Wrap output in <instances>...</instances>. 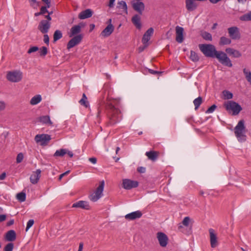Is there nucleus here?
I'll list each match as a JSON object with an SVG mask.
<instances>
[{"mask_svg": "<svg viewBox=\"0 0 251 251\" xmlns=\"http://www.w3.org/2000/svg\"><path fill=\"white\" fill-rule=\"evenodd\" d=\"M240 19L242 21H251V17H240Z\"/></svg>", "mask_w": 251, "mask_h": 251, "instance_id": "nucleus-52", "label": "nucleus"}, {"mask_svg": "<svg viewBox=\"0 0 251 251\" xmlns=\"http://www.w3.org/2000/svg\"><path fill=\"white\" fill-rule=\"evenodd\" d=\"M149 71L152 74H157L158 73L157 71H153V70H151V69H150Z\"/></svg>", "mask_w": 251, "mask_h": 251, "instance_id": "nucleus-64", "label": "nucleus"}, {"mask_svg": "<svg viewBox=\"0 0 251 251\" xmlns=\"http://www.w3.org/2000/svg\"><path fill=\"white\" fill-rule=\"evenodd\" d=\"M153 28L152 27L150 28L144 34L142 42L145 45V47H147L149 45L148 42L151 39V37L153 33Z\"/></svg>", "mask_w": 251, "mask_h": 251, "instance_id": "nucleus-16", "label": "nucleus"}, {"mask_svg": "<svg viewBox=\"0 0 251 251\" xmlns=\"http://www.w3.org/2000/svg\"><path fill=\"white\" fill-rule=\"evenodd\" d=\"M115 1V0H109V3L108 4L109 8H112L114 7Z\"/></svg>", "mask_w": 251, "mask_h": 251, "instance_id": "nucleus-54", "label": "nucleus"}, {"mask_svg": "<svg viewBox=\"0 0 251 251\" xmlns=\"http://www.w3.org/2000/svg\"><path fill=\"white\" fill-rule=\"evenodd\" d=\"M5 108V104L3 101H0V111L4 110Z\"/></svg>", "mask_w": 251, "mask_h": 251, "instance_id": "nucleus-53", "label": "nucleus"}, {"mask_svg": "<svg viewBox=\"0 0 251 251\" xmlns=\"http://www.w3.org/2000/svg\"><path fill=\"white\" fill-rule=\"evenodd\" d=\"M117 8L123 11L124 14L127 13V7L126 2L125 1L122 0L118 1L117 4Z\"/></svg>", "mask_w": 251, "mask_h": 251, "instance_id": "nucleus-24", "label": "nucleus"}, {"mask_svg": "<svg viewBox=\"0 0 251 251\" xmlns=\"http://www.w3.org/2000/svg\"><path fill=\"white\" fill-rule=\"evenodd\" d=\"M83 243H80L79 244V249H78V250L80 251H82V249H83Z\"/></svg>", "mask_w": 251, "mask_h": 251, "instance_id": "nucleus-63", "label": "nucleus"}, {"mask_svg": "<svg viewBox=\"0 0 251 251\" xmlns=\"http://www.w3.org/2000/svg\"><path fill=\"white\" fill-rule=\"evenodd\" d=\"M246 129L244 120H240L234 128V133L238 141L240 142L246 140Z\"/></svg>", "mask_w": 251, "mask_h": 251, "instance_id": "nucleus-2", "label": "nucleus"}, {"mask_svg": "<svg viewBox=\"0 0 251 251\" xmlns=\"http://www.w3.org/2000/svg\"><path fill=\"white\" fill-rule=\"evenodd\" d=\"M72 207L81 208L86 210H88L90 209V205L89 204L88 202L83 201H80L74 203L73 204Z\"/></svg>", "mask_w": 251, "mask_h": 251, "instance_id": "nucleus-20", "label": "nucleus"}, {"mask_svg": "<svg viewBox=\"0 0 251 251\" xmlns=\"http://www.w3.org/2000/svg\"><path fill=\"white\" fill-rule=\"evenodd\" d=\"M35 141L42 146H45L50 140V136L47 134H37L35 137Z\"/></svg>", "mask_w": 251, "mask_h": 251, "instance_id": "nucleus-8", "label": "nucleus"}, {"mask_svg": "<svg viewBox=\"0 0 251 251\" xmlns=\"http://www.w3.org/2000/svg\"><path fill=\"white\" fill-rule=\"evenodd\" d=\"M108 108L111 113V120L113 123H115L120 121L121 117L120 110L114 105V102L108 103Z\"/></svg>", "mask_w": 251, "mask_h": 251, "instance_id": "nucleus-6", "label": "nucleus"}, {"mask_svg": "<svg viewBox=\"0 0 251 251\" xmlns=\"http://www.w3.org/2000/svg\"><path fill=\"white\" fill-rule=\"evenodd\" d=\"M226 109L229 112H232V115H237L242 110L241 106L233 100H228L224 103Z\"/></svg>", "mask_w": 251, "mask_h": 251, "instance_id": "nucleus-3", "label": "nucleus"}, {"mask_svg": "<svg viewBox=\"0 0 251 251\" xmlns=\"http://www.w3.org/2000/svg\"><path fill=\"white\" fill-rule=\"evenodd\" d=\"M201 51L206 57H216L223 65L231 67L232 64L227 54L222 51H217L214 46L211 44H200Z\"/></svg>", "mask_w": 251, "mask_h": 251, "instance_id": "nucleus-1", "label": "nucleus"}, {"mask_svg": "<svg viewBox=\"0 0 251 251\" xmlns=\"http://www.w3.org/2000/svg\"><path fill=\"white\" fill-rule=\"evenodd\" d=\"M186 5L187 9L189 11L194 10L197 6L196 0H186Z\"/></svg>", "mask_w": 251, "mask_h": 251, "instance_id": "nucleus-23", "label": "nucleus"}, {"mask_svg": "<svg viewBox=\"0 0 251 251\" xmlns=\"http://www.w3.org/2000/svg\"><path fill=\"white\" fill-rule=\"evenodd\" d=\"M39 50V48L37 47L34 46L30 48L28 50V53H31L34 52H35Z\"/></svg>", "mask_w": 251, "mask_h": 251, "instance_id": "nucleus-49", "label": "nucleus"}, {"mask_svg": "<svg viewBox=\"0 0 251 251\" xmlns=\"http://www.w3.org/2000/svg\"><path fill=\"white\" fill-rule=\"evenodd\" d=\"M104 187V181L100 182L99 186L96 190L89 196V199L94 202L97 201L102 196V193Z\"/></svg>", "mask_w": 251, "mask_h": 251, "instance_id": "nucleus-4", "label": "nucleus"}, {"mask_svg": "<svg viewBox=\"0 0 251 251\" xmlns=\"http://www.w3.org/2000/svg\"><path fill=\"white\" fill-rule=\"evenodd\" d=\"M6 219V215L5 214L0 215V222H2Z\"/></svg>", "mask_w": 251, "mask_h": 251, "instance_id": "nucleus-55", "label": "nucleus"}, {"mask_svg": "<svg viewBox=\"0 0 251 251\" xmlns=\"http://www.w3.org/2000/svg\"><path fill=\"white\" fill-rule=\"evenodd\" d=\"M225 99H231L233 97V94L228 91L225 90L223 92Z\"/></svg>", "mask_w": 251, "mask_h": 251, "instance_id": "nucleus-40", "label": "nucleus"}, {"mask_svg": "<svg viewBox=\"0 0 251 251\" xmlns=\"http://www.w3.org/2000/svg\"><path fill=\"white\" fill-rule=\"evenodd\" d=\"M14 247L13 243H9L4 247V251H12L14 249Z\"/></svg>", "mask_w": 251, "mask_h": 251, "instance_id": "nucleus-41", "label": "nucleus"}, {"mask_svg": "<svg viewBox=\"0 0 251 251\" xmlns=\"http://www.w3.org/2000/svg\"><path fill=\"white\" fill-rule=\"evenodd\" d=\"M132 22L137 28L140 29L142 27L140 17H132Z\"/></svg>", "mask_w": 251, "mask_h": 251, "instance_id": "nucleus-26", "label": "nucleus"}, {"mask_svg": "<svg viewBox=\"0 0 251 251\" xmlns=\"http://www.w3.org/2000/svg\"><path fill=\"white\" fill-rule=\"evenodd\" d=\"M46 19L41 20L38 25V30L43 34L47 33L51 25V17H46Z\"/></svg>", "mask_w": 251, "mask_h": 251, "instance_id": "nucleus-5", "label": "nucleus"}, {"mask_svg": "<svg viewBox=\"0 0 251 251\" xmlns=\"http://www.w3.org/2000/svg\"><path fill=\"white\" fill-rule=\"evenodd\" d=\"M34 224V220L32 219L29 220L27 223L26 227V230L27 231Z\"/></svg>", "mask_w": 251, "mask_h": 251, "instance_id": "nucleus-47", "label": "nucleus"}, {"mask_svg": "<svg viewBox=\"0 0 251 251\" xmlns=\"http://www.w3.org/2000/svg\"><path fill=\"white\" fill-rule=\"evenodd\" d=\"M41 100V96L40 95H37L31 98L30 103L31 105H36L39 103Z\"/></svg>", "mask_w": 251, "mask_h": 251, "instance_id": "nucleus-27", "label": "nucleus"}, {"mask_svg": "<svg viewBox=\"0 0 251 251\" xmlns=\"http://www.w3.org/2000/svg\"><path fill=\"white\" fill-rule=\"evenodd\" d=\"M39 121L43 124L52 126V123L50 121L49 116H43L40 117Z\"/></svg>", "mask_w": 251, "mask_h": 251, "instance_id": "nucleus-25", "label": "nucleus"}, {"mask_svg": "<svg viewBox=\"0 0 251 251\" xmlns=\"http://www.w3.org/2000/svg\"><path fill=\"white\" fill-rule=\"evenodd\" d=\"M39 52L41 56H45L48 52V49L45 47H42L39 49Z\"/></svg>", "mask_w": 251, "mask_h": 251, "instance_id": "nucleus-42", "label": "nucleus"}, {"mask_svg": "<svg viewBox=\"0 0 251 251\" xmlns=\"http://www.w3.org/2000/svg\"><path fill=\"white\" fill-rule=\"evenodd\" d=\"M62 37V34L60 30H56L53 34L54 42H56Z\"/></svg>", "mask_w": 251, "mask_h": 251, "instance_id": "nucleus-37", "label": "nucleus"}, {"mask_svg": "<svg viewBox=\"0 0 251 251\" xmlns=\"http://www.w3.org/2000/svg\"><path fill=\"white\" fill-rule=\"evenodd\" d=\"M23 78V73L21 71H17V82L21 81Z\"/></svg>", "mask_w": 251, "mask_h": 251, "instance_id": "nucleus-48", "label": "nucleus"}, {"mask_svg": "<svg viewBox=\"0 0 251 251\" xmlns=\"http://www.w3.org/2000/svg\"><path fill=\"white\" fill-rule=\"evenodd\" d=\"M226 52L229 55L234 58H239L241 56V53L238 50H235L231 48H228L226 49Z\"/></svg>", "mask_w": 251, "mask_h": 251, "instance_id": "nucleus-21", "label": "nucleus"}, {"mask_svg": "<svg viewBox=\"0 0 251 251\" xmlns=\"http://www.w3.org/2000/svg\"><path fill=\"white\" fill-rule=\"evenodd\" d=\"M229 37L233 40H238L240 38L239 28L236 26H232L228 28Z\"/></svg>", "mask_w": 251, "mask_h": 251, "instance_id": "nucleus-12", "label": "nucleus"}, {"mask_svg": "<svg viewBox=\"0 0 251 251\" xmlns=\"http://www.w3.org/2000/svg\"><path fill=\"white\" fill-rule=\"evenodd\" d=\"M6 177L5 173H3L0 175V180H3Z\"/></svg>", "mask_w": 251, "mask_h": 251, "instance_id": "nucleus-60", "label": "nucleus"}, {"mask_svg": "<svg viewBox=\"0 0 251 251\" xmlns=\"http://www.w3.org/2000/svg\"><path fill=\"white\" fill-rule=\"evenodd\" d=\"M216 107L217 106L216 105H212L206 110V113L209 114L212 113L215 110Z\"/></svg>", "mask_w": 251, "mask_h": 251, "instance_id": "nucleus-46", "label": "nucleus"}, {"mask_svg": "<svg viewBox=\"0 0 251 251\" xmlns=\"http://www.w3.org/2000/svg\"><path fill=\"white\" fill-rule=\"evenodd\" d=\"M6 78L8 80L10 81L16 82V72H8L6 75Z\"/></svg>", "mask_w": 251, "mask_h": 251, "instance_id": "nucleus-29", "label": "nucleus"}, {"mask_svg": "<svg viewBox=\"0 0 251 251\" xmlns=\"http://www.w3.org/2000/svg\"><path fill=\"white\" fill-rule=\"evenodd\" d=\"M85 25L84 23L80 22L78 25L72 26L69 33V36L73 37L74 36L79 34V33L81 32V29L84 28Z\"/></svg>", "mask_w": 251, "mask_h": 251, "instance_id": "nucleus-9", "label": "nucleus"}, {"mask_svg": "<svg viewBox=\"0 0 251 251\" xmlns=\"http://www.w3.org/2000/svg\"><path fill=\"white\" fill-rule=\"evenodd\" d=\"M41 171L40 169H37L35 171L33 172L30 176V180L31 183L33 184H36L41 176Z\"/></svg>", "mask_w": 251, "mask_h": 251, "instance_id": "nucleus-19", "label": "nucleus"}, {"mask_svg": "<svg viewBox=\"0 0 251 251\" xmlns=\"http://www.w3.org/2000/svg\"><path fill=\"white\" fill-rule=\"evenodd\" d=\"M133 9L139 14H142L145 8L144 3L141 1L134 0L131 2Z\"/></svg>", "mask_w": 251, "mask_h": 251, "instance_id": "nucleus-17", "label": "nucleus"}, {"mask_svg": "<svg viewBox=\"0 0 251 251\" xmlns=\"http://www.w3.org/2000/svg\"><path fill=\"white\" fill-rule=\"evenodd\" d=\"M138 171L140 173H144L145 172V168H143V167H140L139 169H138Z\"/></svg>", "mask_w": 251, "mask_h": 251, "instance_id": "nucleus-62", "label": "nucleus"}, {"mask_svg": "<svg viewBox=\"0 0 251 251\" xmlns=\"http://www.w3.org/2000/svg\"><path fill=\"white\" fill-rule=\"evenodd\" d=\"M93 14V11L90 9H87L81 12L78 16H92Z\"/></svg>", "mask_w": 251, "mask_h": 251, "instance_id": "nucleus-38", "label": "nucleus"}, {"mask_svg": "<svg viewBox=\"0 0 251 251\" xmlns=\"http://www.w3.org/2000/svg\"><path fill=\"white\" fill-rule=\"evenodd\" d=\"M183 32L184 29L183 27L179 26H177L176 27V40L177 42L181 43L183 41Z\"/></svg>", "mask_w": 251, "mask_h": 251, "instance_id": "nucleus-18", "label": "nucleus"}, {"mask_svg": "<svg viewBox=\"0 0 251 251\" xmlns=\"http://www.w3.org/2000/svg\"><path fill=\"white\" fill-rule=\"evenodd\" d=\"M112 20H108L109 24L100 33V37L102 38H105L109 37L114 30V26L111 24Z\"/></svg>", "mask_w": 251, "mask_h": 251, "instance_id": "nucleus-7", "label": "nucleus"}, {"mask_svg": "<svg viewBox=\"0 0 251 251\" xmlns=\"http://www.w3.org/2000/svg\"><path fill=\"white\" fill-rule=\"evenodd\" d=\"M146 155L148 156L149 159L153 161L156 160L158 156L157 153L153 151L146 152Z\"/></svg>", "mask_w": 251, "mask_h": 251, "instance_id": "nucleus-30", "label": "nucleus"}, {"mask_svg": "<svg viewBox=\"0 0 251 251\" xmlns=\"http://www.w3.org/2000/svg\"><path fill=\"white\" fill-rule=\"evenodd\" d=\"M191 219L189 217H185L182 222V223L183 226H188L189 223L190 222Z\"/></svg>", "mask_w": 251, "mask_h": 251, "instance_id": "nucleus-43", "label": "nucleus"}, {"mask_svg": "<svg viewBox=\"0 0 251 251\" xmlns=\"http://www.w3.org/2000/svg\"><path fill=\"white\" fill-rule=\"evenodd\" d=\"M24 159V154L20 153L17 155V163H19L22 161Z\"/></svg>", "mask_w": 251, "mask_h": 251, "instance_id": "nucleus-45", "label": "nucleus"}, {"mask_svg": "<svg viewBox=\"0 0 251 251\" xmlns=\"http://www.w3.org/2000/svg\"><path fill=\"white\" fill-rule=\"evenodd\" d=\"M14 219H12V220H11L10 221H9V222H8L6 224V226H10L12 225H13L14 224Z\"/></svg>", "mask_w": 251, "mask_h": 251, "instance_id": "nucleus-58", "label": "nucleus"}, {"mask_svg": "<svg viewBox=\"0 0 251 251\" xmlns=\"http://www.w3.org/2000/svg\"><path fill=\"white\" fill-rule=\"evenodd\" d=\"M26 199V194L25 192H22L17 194V199L20 202L25 201Z\"/></svg>", "mask_w": 251, "mask_h": 251, "instance_id": "nucleus-34", "label": "nucleus"}, {"mask_svg": "<svg viewBox=\"0 0 251 251\" xmlns=\"http://www.w3.org/2000/svg\"><path fill=\"white\" fill-rule=\"evenodd\" d=\"M231 43V40L230 39L225 37L222 36L220 38L219 44L220 45L223 46L226 45H229Z\"/></svg>", "mask_w": 251, "mask_h": 251, "instance_id": "nucleus-28", "label": "nucleus"}, {"mask_svg": "<svg viewBox=\"0 0 251 251\" xmlns=\"http://www.w3.org/2000/svg\"><path fill=\"white\" fill-rule=\"evenodd\" d=\"M201 36L204 39L206 40L211 41L212 40L211 34L207 32H202L201 33Z\"/></svg>", "mask_w": 251, "mask_h": 251, "instance_id": "nucleus-39", "label": "nucleus"}, {"mask_svg": "<svg viewBox=\"0 0 251 251\" xmlns=\"http://www.w3.org/2000/svg\"><path fill=\"white\" fill-rule=\"evenodd\" d=\"M30 4L32 6H36L38 5V3L36 0H28Z\"/></svg>", "mask_w": 251, "mask_h": 251, "instance_id": "nucleus-51", "label": "nucleus"}, {"mask_svg": "<svg viewBox=\"0 0 251 251\" xmlns=\"http://www.w3.org/2000/svg\"><path fill=\"white\" fill-rule=\"evenodd\" d=\"M44 2H45L47 5L48 7L49 8L50 5V1L49 0H42Z\"/></svg>", "mask_w": 251, "mask_h": 251, "instance_id": "nucleus-61", "label": "nucleus"}, {"mask_svg": "<svg viewBox=\"0 0 251 251\" xmlns=\"http://www.w3.org/2000/svg\"><path fill=\"white\" fill-rule=\"evenodd\" d=\"M70 171H67L66 172H65V173L61 174L60 176H59V179L60 180L62 179V178L65 175L68 174L69 173Z\"/></svg>", "mask_w": 251, "mask_h": 251, "instance_id": "nucleus-57", "label": "nucleus"}, {"mask_svg": "<svg viewBox=\"0 0 251 251\" xmlns=\"http://www.w3.org/2000/svg\"><path fill=\"white\" fill-rule=\"evenodd\" d=\"M142 215L141 211L137 210L126 215L125 218L128 221H133L140 218Z\"/></svg>", "mask_w": 251, "mask_h": 251, "instance_id": "nucleus-15", "label": "nucleus"}, {"mask_svg": "<svg viewBox=\"0 0 251 251\" xmlns=\"http://www.w3.org/2000/svg\"><path fill=\"white\" fill-rule=\"evenodd\" d=\"M156 237L160 246L165 247L168 242L167 236L163 232H158L156 234Z\"/></svg>", "mask_w": 251, "mask_h": 251, "instance_id": "nucleus-14", "label": "nucleus"}, {"mask_svg": "<svg viewBox=\"0 0 251 251\" xmlns=\"http://www.w3.org/2000/svg\"><path fill=\"white\" fill-rule=\"evenodd\" d=\"M193 103L195 107V109H197L202 103L201 97H199L198 98L195 99L193 101Z\"/></svg>", "mask_w": 251, "mask_h": 251, "instance_id": "nucleus-36", "label": "nucleus"}, {"mask_svg": "<svg viewBox=\"0 0 251 251\" xmlns=\"http://www.w3.org/2000/svg\"><path fill=\"white\" fill-rule=\"evenodd\" d=\"M66 152H67L66 154H67L70 157H72L73 156L74 154L72 151L66 149Z\"/></svg>", "mask_w": 251, "mask_h": 251, "instance_id": "nucleus-59", "label": "nucleus"}, {"mask_svg": "<svg viewBox=\"0 0 251 251\" xmlns=\"http://www.w3.org/2000/svg\"><path fill=\"white\" fill-rule=\"evenodd\" d=\"M47 7H48V6L47 7L46 6H45V7H42L41 8L40 12L39 13H36L35 14V16H38L40 14H46L47 12H48L47 9Z\"/></svg>", "mask_w": 251, "mask_h": 251, "instance_id": "nucleus-44", "label": "nucleus"}, {"mask_svg": "<svg viewBox=\"0 0 251 251\" xmlns=\"http://www.w3.org/2000/svg\"><path fill=\"white\" fill-rule=\"evenodd\" d=\"M4 239L8 242L14 241L16 239V232L14 230H9L5 233Z\"/></svg>", "mask_w": 251, "mask_h": 251, "instance_id": "nucleus-22", "label": "nucleus"}, {"mask_svg": "<svg viewBox=\"0 0 251 251\" xmlns=\"http://www.w3.org/2000/svg\"><path fill=\"white\" fill-rule=\"evenodd\" d=\"M210 243L211 248H215L219 245L218 237L214 230L212 228L209 229Z\"/></svg>", "mask_w": 251, "mask_h": 251, "instance_id": "nucleus-10", "label": "nucleus"}, {"mask_svg": "<svg viewBox=\"0 0 251 251\" xmlns=\"http://www.w3.org/2000/svg\"><path fill=\"white\" fill-rule=\"evenodd\" d=\"M87 98L85 94H83L81 99L79 101V103L84 106L85 107L89 106V102L87 101Z\"/></svg>", "mask_w": 251, "mask_h": 251, "instance_id": "nucleus-31", "label": "nucleus"}, {"mask_svg": "<svg viewBox=\"0 0 251 251\" xmlns=\"http://www.w3.org/2000/svg\"><path fill=\"white\" fill-rule=\"evenodd\" d=\"M89 160L93 164H95L97 163V158L95 157L90 158Z\"/></svg>", "mask_w": 251, "mask_h": 251, "instance_id": "nucleus-56", "label": "nucleus"}, {"mask_svg": "<svg viewBox=\"0 0 251 251\" xmlns=\"http://www.w3.org/2000/svg\"><path fill=\"white\" fill-rule=\"evenodd\" d=\"M43 40H44V42L46 44L49 45L50 39H49V36L47 34V33L44 34V39Z\"/></svg>", "mask_w": 251, "mask_h": 251, "instance_id": "nucleus-50", "label": "nucleus"}, {"mask_svg": "<svg viewBox=\"0 0 251 251\" xmlns=\"http://www.w3.org/2000/svg\"><path fill=\"white\" fill-rule=\"evenodd\" d=\"M243 73L245 75L247 80L251 84V72L249 70L244 68L243 69Z\"/></svg>", "mask_w": 251, "mask_h": 251, "instance_id": "nucleus-33", "label": "nucleus"}, {"mask_svg": "<svg viewBox=\"0 0 251 251\" xmlns=\"http://www.w3.org/2000/svg\"><path fill=\"white\" fill-rule=\"evenodd\" d=\"M138 186V182L137 181L132 180L129 179L123 180V186L125 189L129 190L136 188Z\"/></svg>", "mask_w": 251, "mask_h": 251, "instance_id": "nucleus-13", "label": "nucleus"}, {"mask_svg": "<svg viewBox=\"0 0 251 251\" xmlns=\"http://www.w3.org/2000/svg\"><path fill=\"white\" fill-rule=\"evenodd\" d=\"M190 58L194 62H197L199 60V57L197 53L192 50L190 51Z\"/></svg>", "mask_w": 251, "mask_h": 251, "instance_id": "nucleus-32", "label": "nucleus"}, {"mask_svg": "<svg viewBox=\"0 0 251 251\" xmlns=\"http://www.w3.org/2000/svg\"><path fill=\"white\" fill-rule=\"evenodd\" d=\"M82 38L83 36L81 34L73 36L68 43L67 48L70 49L78 45L81 42Z\"/></svg>", "mask_w": 251, "mask_h": 251, "instance_id": "nucleus-11", "label": "nucleus"}, {"mask_svg": "<svg viewBox=\"0 0 251 251\" xmlns=\"http://www.w3.org/2000/svg\"><path fill=\"white\" fill-rule=\"evenodd\" d=\"M67 153L66 149H61L56 151L54 154V156H63L65 154Z\"/></svg>", "mask_w": 251, "mask_h": 251, "instance_id": "nucleus-35", "label": "nucleus"}]
</instances>
